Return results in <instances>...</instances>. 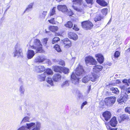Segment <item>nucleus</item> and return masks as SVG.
<instances>
[{
  "instance_id": "ddd939ff",
  "label": "nucleus",
  "mask_w": 130,
  "mask_h": 130,
  "mask_svg": "<svg viewBox=\"0 0 130 130\" xmlns=\"http://www.w3.org/2000/svg\"><path fill=\"white\" fill-rule=\"evenodd\" d=\"M95 57L98 62L100 63H102L104 61V57L101 54H98L95 55Z\"/></svg>"
},
{
  "instance_id": "a878e982",
  "label": "nucleus",
  "mask_w": 130,
  "mask_h": 130,
  "mask_svg": "<svg viewBox=\"0 0 130 130\" xmlns=\"http://www.w3.org/2000/svg\"><path fill=\"white\" fill-rule=\"evenodd\" d=\"M34 4V3H30L29 5H28L25 10L24 12H25L27 11H31L33 7Z\"/></svg>"
},
{
  "instance_id": "8fccbe9b",
  "label": "nucleus",
  "mask_w": 130,
  "mask_h": 130,
  "mask_svg": "<svg viewBox=\"0 0 130 130\" xmlns=\"http://www.w3.org/2000/svg\"><path fill=\"white\" fill-rule=\"evenodd\" d=\"M120 88L124 90H125L126 89V86L125 85H121L120 86Z\"/></svg>"
},
{
  "instance_id": "6e6d98bb",
  "label": "nucleus",
  "mask_w": 130,
  "mask_h": 130,
  "mask_svg": "<svg viewBox=\"0 0 130 130\" xmlns=\"http://www.w3.org/2000/svg\"><path fill=\"white\" fill-rule=\"evenodd\" d=\"M123 83H126V84H127V85H128V80L126 79H125L123 80L122 81Z\"/></svg>"
},
{
  "instance_id": "f704fd0d",
  "label": "nucleus",
  "mask_w": 130,
  "mask_h": 130,
  "mask_svg": "<svg viewBox=\"0 0 130 130\" xmlns=\"http://www.w3.org/2000/svg\"><path fill=\"white\" fill-rule=\"evenodd\" d=\"M54 48L58 52H60L61 51L60 46L58 44L55 45L54 46Z\"/></svg>"
},
{
  "instance_id": "cd10ccee",
  "label": "nucleus",
  "mask_w": 130,
  "mask_h": 130,
  "mask_svg": "<svg viewBox=\"0 0 130 130\" xmlns=\"http://www.w3.org/2000/svg\"><path fill=\"white\" fill-rule=\"evenodd\" d=\"M110 90L112 91V92L116 94H118L119 93V91L117 88H110Z\"/></svg>"
},
{
  "instance_id": "864d4df0",
  "label": "nucleus",
  "mask_w": 130,
  "mask_h": 130,
  "mask_svg": "<svg viewBox=\"0 0 130 130\" xmlns=\"http://www.w3.org/2000/svg\"><path fill=\"white\" fill-rule=\"evenodd\" d=\"M125 110L126 112H127L130 114V107H127L125 108Z\"/></svg>"
},
{
  "instance_id": "39448f33",
  "label": "nucleus",
  "mask_w": 130,
  "mask_h": 130,
  "mask_svg": "<svg viewBox=\"0 0 130 130\" xmlns=\"http://www.w3.org/2000/svg\"><path fill=\"white\" fill-rule=\"evenodd\" d=\"M81 25L82 27L86 30L91 29L93 26V24L89 20L84 21L82 22Z\"/></svg>"
},
{
  "instance_id": "680f3d73",
  "label": "nucleus",
  "mask_w": 130,
  "mask_h": 130,
  "mask_svg": "<svg viewBox=\"0 0 130 130\" xmlns=\"http://www.w3.org/2000/svg\"><path fill=\"white\" fill-rule=\"evenodd\" d=\"M10 6H9L7 8V9L6 10V11L7 10L9 9L10 7Z\"/></svg>"
},
{
  "instance_id": "de8ad7c7",
  "label": "nucleus",
  "mask_w": 130,
  "mask_h": 130,
  "mask_svg": "<svg viewBox=\"0 0 130 130\" xmlns=\"http://www.w3.org/2000/svg\"><path fill=\"white\" fill-rule=\"evenodd\" d=\"M59 64L62 66H64L65 65L64 61L63 60H60L59 61Z\"/></svg>"
},
{
  "instance_id": "1a4fd4ad",
  "label": "nucleus",
  "mask_w": 130,
  "mask_h": 130,
  "mask_svg": "<svg viewBox=\"0 0 130 130\" xmlns=\"http://www.w3.org/2000/svg\"><path fill=\"white\" fill-rule=\"evenodd\" d=\"M45 61L47 63H49L50 60L49 59L45 58L44 56H38L35 58L34 60V62L36 63H39Z\"/></svg>"
},
{
  "instance_id": "412c9836",
  "label": "nucleus",
  "mask_w": 130,
  "mask_h": 130,
  "mask_svg": "<svg viewBox=\"0 0 130 130\" xmlns=\"http://www.w3.org/2000/svg\"><path fill=\"white\" fill-rule=\"evenodd\" d=\"M63 43L65 45V46L66 47H69L71 45V42L68 39H66L64 40Z\"/></svg>"
},
{
  "instance_id": "9b49d317",
  "label": "nucleus",
  "mask_w": 130,
  "mask_h": 130,
  "mask_svg": "<svg viewBox=\"0 0 130 130\" xmlns=\"http://www.w3.org/2000/svg\"><path fill=\"white\" fill-rule=\"evenodd\" d=\"M35 71L37 73H40L44 71L45 70V68L44 66L42 65L37 66L35 67Z\"/></svg>"
},
{
  "instance_id": "5701e85b",
  "label": "nucleus",
  "mask_w": 130,
  "mask_h": 130,
  "mask_svg": "<svg viewBox=\"0 0 130 130\" xmlns=\"http://www.w3.org/2000/svg\"><path fill=\"white\" fill-rule=\"evenodd\" d=\"M96 2L100 5L105 6L107 5V3L104 0H96Z\"/></svg>"
},
{
  "instance_id": "393cba45",
  "label": "nucleus",
  "mask_w": 130,
  "mask_h": 130,
  "mask_svg": "<svg viewBox=\"0 0 130 130\" xmlns=\"http://www.w3.org/2000/svg\"><path fill=\"white\" fill-rule=\"evenodd\" d=\"M104 18L103 16H101L100 14H97L94 18V21L95 22L100 21Z\"/></svg>"
},
{
  "instance_id": "4d7b16f0",
  "label": "nucleus",
  "mask_w": 130,
  "mask_h": 130,
  "mask_svg": "<svg viewBox=\"0 0 130 130\" xmlns=\"http://www.w3.org/2000/svg\"><path fill=\"white\" fill-rule=\"evenodd\" d=\"M125 90L126 91V92L128 93H130V88H126Z\"/></svg>"
},
{
  "instance_id": "bb28decb",
  "label": "nucleus",
  "mask_w": 130,
  "mask_h": 130,
  "mask_svg": "<svg viewBox=\"0 0 130 130\" xmlns=\"http://www.w3.org/2000/svg\"><path fill=\"white\" fill-rule=\"evenodd\" d=\"M44 73L46 76L48 75H52L53 74V72L51 69L48 68L46 70V71L44 72Z\"/></svg>"
},
{
  "instance_id": "7ed1b4c3",
  "label": "nucleus",
  "mask_w": 130,
  "mask_h": 130,
  "mask_svg": "<svg viewBox=\"0 0 130 130\" xmlns=\"http://www.w3.org/2000/svg\"><path fill=\"white\" fill-rule=\"evenodd\" d=\"M30 45L32 48L36 50L37 51L41 52L43 51L42 45L38 39H32L30 43Z\"/></svg>"
},
{
  "instance_id": "09e8293b",
  "label": "nucleus",
  "mask_w": 130,
  "mask_h": 130,
  "mask_svg": "<svg viewBox=\"0 0 130 130\" xmlns=\"http://www.w3.org/2000/svg\"><path fill=\"white\" fill-rule=\"evenodd\" d=\"M48 21L49 23L52 24H54L55 23L54 18H52L50 20H48Z\"/></svg>"
},
{
  "instance_id": "f03ea898",
  "label": "nucleus",
  "mask_w": 130,
  "mask_h": 130,
  "mask_svg": "<svg viewBox=\"0 0 130 130\" xmlns=\"http://www.w3.org/2000/svg\"><path fill=\"white\" fill-rule=\"evenodd\" d=\"M26 126H23L19 128L17 130H40L41 127V123L37 121L35 123L31 122L26 123Z\"/></svg>"
},
{
  "instance_id": "6ab92c4d",
  "label": "nucleus",
  "mask_w": 130,
  "mask_h": 130,
  "mask_svg": "<svg viewBox=\"0 0 130 130\" xmlns=\"http://www.w3.org/2000/svg\"><path fill=\"white\" fill-rule=\"evenodd\" d=\"M34 52L32 50H28L27 55V58L28 59L32 58L35 55Z\"/></svg>"
},
{
  "instance_id": "2eb2a0df",
  "label": "nucleus",
  "mask_w": 130,
  "mask_h": 130,
  "mask_svg": "<svg viewBox=\"0 0 130 130\" xmlns=\"http://www.w3.org/2000/svg\"><path fill=\"white\" fill-rule=\"evenodd\" d=\"M57 8L58 10L64 13L67 10V7L65 5H58Z\"/></svg>"
},
{
  "instance_id": "338daca9",
  "label": "nucleus",
  "mask_w": 130,
  "mask_h": 130,
  "mask_svg": "<svg viewBox=\"0 0 130 130\" xmlns=\"http://www.w3.org/2000/svg\"><path fill=\"white\" fill-rule=\"evenodd\" d=\"M46 32L47 33V31H46Z\"/></svg>"
},
{
  "instance_id": "5fc2aeb1",
  "label": "nucleus",
  "mask_w": 130,
  "mask_h": 130,
  "mask_svg": "<svg viewBox=\"0 0 130 130\" xmlns=\"http://www.w3.org/2000/svg\"><path fill=\"white\" fill-rule=\"evenodd\" d=\"M87 102L86 101H85L83 103H82V105L81 106V109H82V108H83V107H84V106L85 105L87 104Z\"/></svg>"
},
{
  "instance_id": "c85d7f7f",
  "label": "nucleus",
  "mask_w": 130,
  "mask_h": 130,
  "mask_svg": "<svg viewBox=\"0 0 130 130\" xmlns=\"http://www.w3.org/2000/svg\"><path fill=\"white\" fill-rule=\"evenodd\" d=\"M72 2L73 4L80 5L82 3V0H73Z\"/></svg>"
},
{
  "instance_id": "c9c22d12",
  "label": "nucleus",
  "mask_w": 130,
  "mask_h": 130,
  "mask_svg": "<svg viewBox=\"0 0 130 130\" xmlns=\"http://www.w3.org/2000/svg\"><path fill=\"white\" fill-rule=\"evenodd\" d=\"M69 69L66 68H63L62 70V72L65 74H68L69 72Z\"/></svg>"
},
{
  "instance_id": "f257e3e1",
  "label": "nucleus",
  "mask_w": 130,
  "mask_h": 130,
  "mask_svg": "<svg viewBox=\"0 0 130 130\" xmlns=\"http://www.w3.org/2000/svg\"><path fill=\"white\" fill-rule=\"evenodd\" d=\"M84 73L83 67L79 66L74 71L71 75V80L72 83L75 85H77L79 83V77H81Z\"/></svg>"
},
{
  "instance_id": "0eeeda50",
  "label": "nucleus",
  "mask_w": 130,
  "mask_h": 130,
  "mask_svg": "<svg viewBox=\"0 0 130 130\" xmlns=\"http://www.w3.org/2000/svg\"><path fill=\"white\" fill-rule=\"evenodd\" d=\"M116 100V98L115 96L109 97L105 99V102L106 105L109 106L112 105L115 103Z\"/></svg>"
},
{
  "instance_id": "dca6fc26",
  "label": "nucleus",
  "mask_w": 130,
  "mask_h": 130,
  "mask_svg": "<svg viewBox=\"0 0 130 130\" xmlns=\"http://www.w3.org/2000/svg\"><path fill=\"white\" fill-rule=\"evenodd\" d=\"M68 35V37L69 38L74 40H76L78 38V36L74 32H69Z\"/></svg>"
},
{
  "instance_id": "e433bc0d",
  "label": "nucleus",
  "mask_w": 130,
  "mask_h": 130,
  "mask_svg": "<svg viewBox=\"0 0 130 130\" xmlns=\"http://www.w3.org/2000/svg\"><path fill=\"white\" fill-rule=\"evenodd\" d=\"M46 75L45 74L43 73L41 74L39 76V78L40 79V80L41 81H43L45 80L46 77Z\"/></svg>"
},
{
  "instance_id": "2f4dec72",
  "label": "nucleus",
  "mask_w": 130,
  "mask_h": 130,
  "mask_svg": "<svg viewBox=\"0 0 130 130\" xmlns=\"http://www.w3.org/2000/svg\"><path fill=\"white\" fill-rule=\"evenodd\" d=\"M70 82L69 80H67L63 82L61 84L62 87L68 86L69 85Z\"/></svg>"
},
{
  "instance_id": "b1692460",
  "label": "nucleus",
  "mask_w": 130,
  "mask_h": 130,
  "mask_svg": "<svg viewBox=\"0 0 130 130\" xmlns=\"http://www.w3.org/2000/svg\"><path fill=\"white\" fill-rule=\"evenodd\" d=\"M120 118L121 119V120H119V122H120L122 121H125L128 120L129 119L128 117L125 115H122L120 116Z\"/></svg>"
},
{
  "instance_id": "69168bd1",
  "label": "nucleus",
  "mask_w": 130,
  "mask_h": 130,
  "mask_svg": "<svg viewBox=\"0 0 130 130\" xmlns=\"http://www.w3.org/2000/svg\"><path fill=\"white\" fill-rule=\"evenodd\" d=\"M128 50H129V51H130V48H129Z\"/></svg>"
},
{
  "instance_id": "603ef678",
  "label": "nucleus",
  "mask_w": 130,
  "mask_h": 130,
  "mask_svg": "<svg viewBox=\"0 0 130 130\" xmlns=\"http://www.w3.org/2000/svg\"><path fill=\"white\" fill-rule=\"evenodd\" d=\"M73 29L76 31H78L79 30V28L78 27L77 25H74Z\"/></svg>"
},
{
  "instance_id": "7c9ffc66",
  "label": "nucleus",
  "mask_w": 130,
  "mask_h": 130,
  "mask_svg": "<svg viewBox=\"0 0 130 130\" xmlns=\"http://www.w3.org/2000/svg\"><path fill=\"white\" fill-rule=\"evenodd\" d=\"M65 26L66 27L71 28L73 27V24L71 21H69L65 25Z\"/></svg>"
},
{
  "instance_id": "3c124183",
  "label": "nucleus",
  "mask_w": 130,
  "mask_h": 130,
  "mask_svg": "<svg viewBox=\"0 0 130 130\" xmlns=\"http://www.w3.org/2000/svg\"><path fill=\"white\" fill-rule=\"evenodd\" d=\"M86 1L88 4L92 5L93 4V0H85Z\"/></svg>"
},
{
  "instance_id": "c756f323",
  "label": "nucleus",
  "mask_w": 130,
  "mask_h": 130,
  "mask_svg": "<svg viewBox=\"0 0 130 130\" xmlns=\"http://www.w3.org/2000/svg\"><path fill=\"white\" fill-rule=\"evenodd\" d=\"M30 119V117L28 116H26L24 117L22 119V121L21 122V124L25 122H28Z\"/></svg>"
},
{
  "instance_id": "bf43d9fd",
  "label": "nucleus",
  "mask_w": 130,
  "mask_h": 130,
  "mask_svg": "<svg viewBox=\"0 0 130 130\" xmlns=\"http://www.w3.org/2000/svg\"><path fill=\"white\" fill-rule=\"evenodd\" d=\"M116 82H115L116 83H117L119 84L120 82V81L119 80H116Z\"/></svg>"
},
{
  "instance_id": "a211bd4d",
  "label": "nucleus",
  "mask_w": 130,
  "mask_h": 130,
  "mask_svg": "<svg viewBox=\"0 0 130 130\" xmlns=\"http://www.w3.org/2000/svg\"><path fill=\"white\" fill-rule=\"evenodd\" d=\"M103 68V67L100 65H96L94 66L93 69V70L95 72L97 73L101 71Z\"/></svg>"
},
{
  "instance_id": "58836bf2",
  "label": "nucleus",
  "mask_w": 130,
  "mask_h": 130,
  "mask_svg": "<svg viewBox=\"0 0 130 130\" xmlns=\"http://www.w3.org/2000/svg\"><path fill=\"white\" fill-rule=\"evenodd\" d=\"M56 7H54L51 10L50 12V16H52L55 14Z\"/></svg>"
},
{
  "instance_id": "37998d69",
  "label": "nucleus",
  "mask_w": 130,
  "mask_h": 130,
  "mask_svg": "<svg viewBox=\"0 0 130 130\" xmlns=\"http://www.w3.org/2000/svg\"><path fill=\"white\" fill-rule=\"evenodd\" d=\"M77 94L78 97L79 98H82L83 97V95L82 92L80 91H78L77 92Z\"/></svg>"
},
{
  "instance_id": "a19ab883",
  "label": "nucleus",
  "mask_w": 130,
  "mask_h": 130,
  "mask_svg": "<svg viewBox=\"0 0 130 130\" xmlns=\"http://www.w3.org/2000/svg\"><path fill=\"white\" fill-rule=\"evenodd\" d=\"M59 40L60 39L58 37H55L53 39L52 43L54 44L57 42L58 41H59Z\"/></svg>"
},
{
  "instance_id": "473e14b6",
  "label": "nucleus",
  "mask_w": 130,
  "mask_h": 130,
  "mask_svg": "<svg viewBox=\"0 0 130 130\" xmlns=\"http://www.w3.org/2000/svg\"><path fill=\"white\" fill-rule=\"evenodd\" d=\"M49 28L51 31L53 32H54L57 30L58 28L57 26H51L49 27Z\"/></svg>"
},
{
  "instance_id": "9d476101",
  "label": "nucleus",
  "mask_w": 130,
  "mask_h": 130,
  "mask_svg": "<svg viewBox=\"0 0 130 130\" xmlns=\"http://www.w3.org/2000/svg\"><path fill=\"white\" fill-rule=\"evenodd\" d=\"M128 96L125 92L123 96H121L119 98L117 101L119 104H123V102L124 103L128 99Z\"/></svg>"
},
{
  "instance_id": "4c0bfd02",
  "label": "nucleus",
  "mask_w": 130,
  "mask_h": 130,
  "mask_svg": "<svg viewBox=\"0 0 130 130\" xmlns=\"http://www.w3.org/2000/svg\"><path fill=\"white\" fill-rule=\"evenodd\" d=\"M72 7L75 10L77 11L81 12L83 11V9L81 8H78L74 6L73 5Z\"/></svg>"
},
{
  "instance_id": "72a5a7b5",
  "label": "nucleus",
  "mask_w": 130,
  "mask_h": 130,
  "mask_svg": "<svg viewBox=\"0 0 130 130\" xmlns=\"http://www.w3.org/2000/svg\"><path fill=\"white\" fill-rule=\"evenodd\" d=\"M46 81L51 86H52L53 85V81L51 78L49 77L47 78L46 79Z\"/></svg>"
},
{
  "instance_id": "4be33fe9",
  "label": "nucleus",
  "mask_w": 130,
  "mask_h": 130,
  "mask_svg": "<svg viewBox=\"0 0 130 130\" xmlns=\"http://www.w3.org/2000/svg\"><path fill=\"white\" fill-rule=\"evenodd\" d=\"M19 91L20 94L21 95L24 94L25 91L24 86L23 85H21L19 87Z\"/></svg>"
},
{
  "instance_id": "20e7f679",
  "label": "nucleus",
  "mask_w": 130,
  "mask_h": 130,
  "mask_svg": "<svg viewBox=\"0 0 130 130\" xmlns=\"http://www.w3.org/2000/svg\"><path fill=\"white\" fill-rule=\"evenodd\" d=\"M98 78V76L96 74H93L92 75L89 74L84 77L82 79V81L84 83H87L89 80L94 82Z\"/></svg>"
},
{
  "instance_id": "f3484780",
  "label": "nucleus",
  "mask_w": 130,
  "mask_h": 130,
  "mask_svg": "<svg viewBox=\"0 0 130 130\" xmlns=\"http://www.w3.org/2000/svg\"><path fill=\"white\" fill-rule=\"evenodd\" d=\"M109 123L112 126L115 127L117 123L116 118L115 117L112 118L109 121Z\"/></svg>"
},
{
  "instance_id": "052dcab7",
  "label": "nucleus",
  "mask_w": 130,
  "mask_h": 130,
  "mask_svg": "<svg viewBox=\"0 0 130 130\" xmlns=\"http://www.w3.org/2000/svg\"><path fill=\"white\" fill-rule=\"evenodd\" d=\"M90 91V89L89 88V89H88L87 90V94H88L89 93Z\"/></svg>"
},
{
  "instance_id": "4468645a",
  "label": "nucleus",
  "mask_w": 130,
  "mask_h": 130,
  "mask_svg": "<svg viewBox=\"0 0 130 130\" xmlns=\"http://www.w3.org/2000/svg\"><path fill=\"white\" fill-rule=\"evenodd\" d=\"M61 75L58 73L55 74L53 77V80L55 82H59L61 80Z\"/></svg>"
},
{
  "instance_id": "6e6552de",
  "label": "nucleus",
  "mask_w": 130,
  "mask_h": 130,
  "mask_svg": "<svg viewBox=\"0 0 130 130\" xmlns=\"http://www.w3.org/2000/svg\"><path fill=\"white\" fill-rule=\"evenodd\" d=\"M85 61L87 64L95 65L97 62L95 59L91 56H88L86 58Z\"/></svg>"
},
{
  "instance_id": "13d9d810",
  "label": "nucleus",
  "mask_w": 130,
  "mask_h": 130,
  "mask_svg": "<svg viewBox=\"0 0 130 130\" xmlns=\"http://www.w3.org/2000/svg\"><path fill=\"white\" fill-rule=\"evenodd\" d=\"M47 12L46 11H43V12L42 13V14L44 15H45L47 13Z\"/></svg>"
},
{
  "instance_id": "423d86ee",
  "label": "nucleus",
  "mask_w": 130,
  "mask_h": 130,
  "mask_svg": "<svg viewBox=\"0 0 130 130\" xmlns=\"http://www.w3.org/2000/svg\"><path fill=\"white\" fill-rule=\"evenodd\" d=\"M12 54L14 57L17 56H22V50L20 48V45L18 44H17L15 46V50L13 52Z\"/></svg>"
},
{
  "instance_id": "c03bdc74",
  "label": "nucleus",
  "mask_w": 130,
  "mask_h": 130,
  "mask_svg": "<svg viewBox=\"0 0 130 130\" xmlns=\"http://www.w3.org/2000/svg\"><path fill=\"white\" fill-rule=\"evenodd\" d=\"M47 41L48 39L47 38H45L43 39L42 41L43 44L45 46L46 44Z\"/></svg>"
},
{
  "instance_id": "79ce46f5",
  "label": "nucleus",
  "mask_w": 130,
  "mask_h": 130,
  "mask_svg": "<svg viewBox=\"0 0 130 130\" xmlns=\"http://www.w3.org/2000/svg\"><path fill=\"white\" fill-rule=\"evenodd\" d=\"M65 13L71 16L73 14V13L71 10H68L67 9V11H66Z\"/></svg>"
},
{
  "instance_id": "0e129e2a",
  "label": "nucleus",
  "mask_w": 130,
  "mask_h": 130,
  "mask_svg": "<svg viewBox=\"0 0 130 130\" xmlns=\"http://www.w3.org/2000/svg\"><path fill=\"white\" fill-rule=\"evenodd\" d=\"M111 19H110V20L109 21L108 23V24L109 23H110L111 22Z\"/></svg>"
},
{
  "instance_id": "e2e57ef3",
  "label": "nucleus",
  "mask_w": 130,
  "mask_h": 130,
  "mask_svg": "<svg viewBox=\"0 0 130 130\" xmlns=\"http://www.w3.org/2000/svg\"><path fill=\"white\" fill-rule=\"evenodd\" d=\"M128 82L130 84V79H129L128 80Z\"/></svg>"
},
{
  "instance_id": "ea45409f",
  "label": "nucleus",
  "mask_w": 130,
  "mask_h": 130,
  "mask_svg": "<svg viewBox=\"0 0 130 130\" xmlns=\"http://www.w3.org/2000/svg\"><path fill=\"white\" fill-rule=\"evenodd\" d=\"M108 9L107 8L103 9L102 10V12L103 15L106 16L108 12Z\"/></svg>"
},
{
  "instance_id": "f8f14e48",
  "label": "nucleus",
  "mask_w": 130,
  "mask_h": 130,
  "mask_svg": "<svg viewBox=\"0 0 130 130\" xmlns=\"http://www.w3.org/2000/svg\"><path fill=\"white\" fill-rule=\"evenodd\" d=\"M102 115L104 118L105 120L107 121L111 117V114L110 112L108 111H107L104 112Z\"/></svg>"
},
{
  "instance_id": "a18cd8bd",
  "label": "nucleus",
  "mask_w": 130,
  "mask_h": 130,
  "mask_svg": "<svg viewBox=\"0 0 130 130\" xmlns=\"http://www.w3.org/2000/svg\"><path fill=\"white\" fill-rule=\"evenodd\" d=\"M120 55V52L118 51H116L114 54V56L115 57L118 58L119 56Z\"/></svg>"
},
{
  "instance_id": "49530a36",
  "label": "nucleus",
  "mask_w": 130,
  "mask_h": 130,
  "mask_svg": "<svg viewBox=\"0 0 130 130\" xmlns=\"http://www.w3.org/2000/svg\"><path fill=\"white\" fill-rule=\"evenodd\" d=\"M106 126L107 127V128L108 130H117V128H112L111 127H110L108 125H107L106 124Z\"/></svg>"
},
{
  "instance_id": "aec40b11",
  "label": "nucleus",
  "mask_w": 130,
  "mask_h": 130,
  "mask_svg": "<svg viewBox=\"0 0 130 130\" xmlns=\"http://www.w3.org/2000/svg\"><path fill=\"white\" fill-rule=\"evenodd\" d=\"M53 69L54 71L55 72L61 73L62 67L60 66H55L53 67Z\"/></svg>"
}]
</instances>
